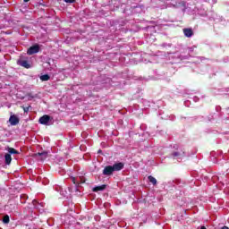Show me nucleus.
Segmentation results:
<instances>
[{"mask_svg":"<svg viewBox=\"0 0 229 229\" xmlns=\"http://www.w3.org/2000/svg\"><path fill=\"white\" fill-rule=\"evenodd\" d=\"M38 51H40V46H38V44H36L32 47H30L28 50H27V55H35L37 53H38Z\"/></svg>","mask_w":229,"mask_h":229,"instance_id":"obj_1","label":"nucleus"},{"mask_svg":"<svg viewBox=\"0 0 229 229\" xmlns=\"http://www.w3.org/2000/svg\"><path fill=\"white\" fill-rule=\"evenodd\" d=\"M104 176H112L114 174V168H112V165H107L103 170Z\"/></svg>","mask_w":229,"mask_h":229,"instance_id":"obj_2","label":"nucleus"},{"mask_svg":"<svg viewBox=\"0 0 229 229\" xmlns=\"http://www.w3.org/2000/svg\"><path fill=\"white\" fill-rule=\"evenodd\" d=\"M51 121V116L45 114L39 118L40 124H45L47 126L49 124V122Z\"/></svg>","mask_w":229,"mask_h":229,"instance_id":"obj_3","label":"nucleus"},{"mask_svg":"<svg viewBox=\"0 0 229 229\" xmlns=\"http://www.w3.org/2000/svg\"><path fill=\"white\" fill-rule=\"evenodd\" d=\"M9 123L12 126H17L19 124V117H17L15 114H13L9 118Z\"/></svg>","mask_w":229,"mask_h":229,"instance_id":"obj_4","label":"nucleus"},{"mask_svg":"<svg viewBox=\"0 0 229 229\" xmlns=\"http://www.w3.org/2000/svg\"><path fill=\"white\" fill-rule=\"evenodd\" d=\"M18 65H21V67H24L25 69H30L31 67V64L26 60L19 59L18 60Z\"/></svg>","mask_w":229,"mask_h":229,"instance_id":"obj_5","label":"nucleus"},{"mask_svg":"<svg viewBox=\"0 0 229 229\" xmlns=\"http://www.w3.org/2000/svg\"><path fill=\"white\" fill-rule=\"evenodd\" d=\"M112 168H113V172L121 171V170L124 169V164L116 163V164L112 165Z\"/></svg>","mask_w":229,"mask_h":229,"instance_id":"obj_6","label":"nucleus"},{"mask_svg":"<svg viewBox=\"0 0 229 229\" xmlns=\"http://www.w3.org/2000/svg\"><path fill=\"white\" fill-rule=\"evenodd\" d=\"M183 33L188 38H191V37L194 35V31H192V29H183Z\"/></svg>","mask_w":229,"mask_h":229,"instance_id":"obj_7","label":"nucleus"},{"mask_svg":"<svg viewBox=\"0 0 229 229\" xmlns=\"http://www.w3.org/2000/svg\"><path fill=\"white\" fill-rule=\"evenodd\" d=\"M171 155L174 158H176L177 157H183V155H185V151H183V149H181V151L173 152Z\"/></svg>","mask_w":229,"mask_h":229,"instance_id":"obj_8","label":"nucleus"},{"mask_svg":"<svg viewBox=\"0 0 229 229\" xmlns=\"http://www.w3.org/2000/svg\"><path fill=\"white\" fill-rule=\"evenodd\" d=\"M4 160H5L6 165H10V164H12V155L6 153L4 155Z\"/></svg>","mask_w":229,"mask_h":229,"instance_id":"obj_9","label":"nucleus"},{"mask_svg":"<svg viewBox=\"0 0 229 229\" xmlns=\"http://www.w3.org/2000/svg\"><path fill=\"white\" fill-rule=\"evenodd\" d=\"M105 189H106V185L105 184L101 186H96L95 188H93V192H99L101 191H105Z\"/></svg>","mask_w":229,"mask_h":229,"instance_id":"obj_10","label":"nucleus"},{"mask_svg":"<svg viewBox=\"0 0 229 229\" xmlns=\"http://www.w3.org/2000/svg\"><path fill=\"white\" fill-rule=\"evenodd\" d=\"M7 151L10 153V155H19V151L13 148H8Z\"/></svg>","mask_w":229,"mask_h":229,"instance_id":"obj_11","label":"nucleus"},{"mask_svg":"<svg viewBox=\"0 0 229 229\" xmlns=\"http://www.w3.org/2000/svg\"><path fill=\"white\" fill-rule=\"evenodd\" d=\"M41 81H49L51 80V77L48 74L41 75L40 76Z\"/></svg>","mask_w":229,"mask_h":229,"instance_id":"obj_12","label":"nucleus"},{"mask_svg":"<svg viewBox=\"0 0 229 229\" xmlns=\"http://www.w3.org/2000/svg\"><path fill=\"white\" fill-rule=\"evenodd\" d=\"M148 179L150 182V183H152L153 185H157V179L155 177H153L152 175H149Z\"/></svg>","mask_w":229,"mask_h":229,"instance_id":"obj_13","label":"nucleus"},{"mask_svg":"<svg viewBox=\"0 0 229 229\" xmlns=\"http://www.w3.org/2000/svg\"><path fill=\"white\" fill-rule=\"evenodd\" d=\"M180 6H182V8H185V2L183 1L179 2L178 4L174 5V8H180Z\"/></svg>","mask_w":229,"mask_h":229,"instance_id":"obj_14","label":"nucleus"},{"mask_svg":"<svg viewBox=\"0 0 229 229\" xmlns=\"http://www.w3.org/2000/svg\"><path fill=\"white\" fill-rule=\"evenodd\" d=\"M3 223H4V225H8V223H10V216L8 215H5L3 217Z\"/></svg>","mask_w":229,"mask_h":229,"instance_id":"obj_15","label":"nucleus"},{"mask_svg":"<svg viewBox=\"0 0 229 229\" xmlns=\"http://www.w3.org/2000/svg\"><path fill=\"white\" fill-rule=\"evenodd\" d=\"M26 199H28V195H26V194H22L21 196V203H26Z\"/></svg>","mask_w":229,"mask_h":229,"instance_id":"obj_16","label":"nucleus"},{"mask_svg":"<svg viewBox=\"0 0 229 229\" xmlns=\"http://www.w3.org/2000/svg\"><path fill=\"white\" fill-rule=\"evenodd\" d=\"M38 157H42V159L47 158V152L38 153Z\"/></svg>","mask_w":229,"mask_h":229,"instance_id":"obj_17","label":"nucleus"},{"mask_svg":"<svg viewBox=\"0 0 229 229\" xmlns=\"http://www.w3.org/2000/svg\"><path fill=\"white\" fill-rule=\"evenodd\" d=\"M72 182L74 183V185H80V181L76 177H72Z\"/></svg>","mask_w":229,"mask_h":229,"instance_id":"obj_18","label":"nucleus"},{"mask_svg":"<svg viewBox=\"0 0 229 229\" xmlns=\"http://www.w3.org/2000/svg\"><path fill=\"white\" fill-rule=\"evenodd\" d=\"M78 180H79V185H80V183H85V178L84 177H79Z\"/></svg>","mask_w":229,"mask_h":229,"instance_id":"obj_19","label":"nucleus"},{"mask_svg":"<svg viewBox=\"0 0 229 229\" xmlns=\"http://www.w3.org/2000/svg\"><path fill=\"white\" fill-rule=\"evenodd\" d=\"M32 205L37 208L38 205H39L38 201L37 199L32 200Z\"/></svg>","mask_w":229,"mask_h":229,"instance_id":"obj_20","label":"nucleus"},{"mask_svg":"<svg viewBox=\"0 0 229 229\" xmlns=\"http://www.w3.org/2000/svg\"><path fill=\"white\" fill-rule=\"evenodd\" d=\"M64 1L70 4L76 3V0H64Z\"/></svg>","mask_w":229,"mask_h":229,"instance_id":"obj_21","label":"nucleus"},{"mask_svg":"<svg viewBox=\"0 0 229 229\" xmlns=\"http://www.w3.org/2000/svg\"><path fill=\"white\" fill-rule=\"evenodd\" d=\"M24 112L28 113L30 112V107H23Z\"/></svg>","mask_w":229,"mask_h":229,"instance_id":"obj_22","label":"nucleus"},{"mask_svg":"<svg viewBox=\"0 0 229 229\" xmlns=\"http://www.w3.org/2000/svg\"><path fill=\"white\" fill-rule=\"evenodd\" d=\"M23 1H24V3H29L30 0H23Z\"/></svg>","mask_w":229,"mask_h":229,"instance_id":"obj_23","label":"nucleus"},{"mask_svg":"<svg viewBox=\"0 0 229 229\" xmlns=\"http://www.w3.org/2000/svg\"><path fill=\"white\" fill-rule=\"evenodd\" d=\"M98 153H101V150H98Z\"/></svg>","mask_w":229,"mask_h":229,"instance_id":"obj_24","label":"nucleus"},{"mask_svg":"<svg viewBox=\"0 0 229 229\" xmlns=\"http://www.w3.org/2000/svg\"><path fill=\"white\" fill-rule=\"evenodd\" d=\"M0 53H1V49H0Z\"/></svg>","mask_w":229,"mask_h":229,"instance_id":"obj_25","label":"nucleus"}]
</instances>
